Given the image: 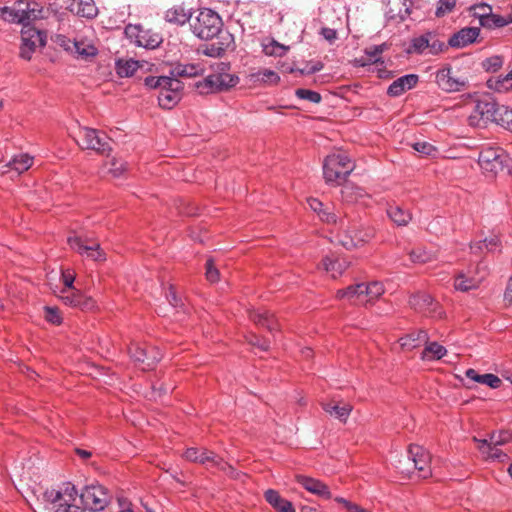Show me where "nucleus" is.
Masks as SVG:
<instances>
[{
	"label": "nucleus",
	"mask_w": 512,
	"mask_h": 512,
	"mask_svg": "<svg viewBox=\"0 0 512 512\" xmlns=\"http://www.w3.org/2000/svg\"><path fill=\"white\" fill-rule=\"evenodd\" d=\"M373 237V229L353 224L347 226L343 234L339 235L338 242L349 250L367 243Z\"/></svg>",
	"instance_id": "obj_11"
},
{
	"label": "nucleus",
	"mask_w": 512,
	"mask_h": 512,
	"mask_svg": "<svg viewBox=\"0 0 512 512\" xmlns=\"http://www.w3.org/2000/svg\"><path fill=\"white\" fill-rule=\"evenodd\" d=\"M131 358L135 363L142 364L143 370L152 369L162 358V354L156 347H147L133 343L129 348Z\"/></svg>",
	"instance_id": "obj_12"
},
{
	"label": "nucleus",
	"mask_w": 512,
	"mask_h": 512,
	"mask_svg": "<svg viewBox=\"0 0 512 512\" xmlns=\"http://www.w3.org/2000/svg\"><path fill=\"white\" fill-rule=\"evenodd\" d=\"M502 65H503V59L500 56H492L490 58H487L483 63V66L487 71H493V72L500 69L502 67Z\"/></svg>",
	"instance_id": "obj_58"
},
{
	"label": "nucleus",
	"mask_w": 512,
	"mask_h": 512,
	"mask_svg": "<svg viewBox=\"0 0 512 512\" xmlns=\"http://www.w3.org/2000/svg\"><path fill=\"white\" fill-rule=\"evenodd\" d=\"M408 454L409 459L412 460L415 468L421 473L422 478H427L431 475L430 455L423 447L411 445Z\"/></svg>",
	"instance_id": "obj_19"
},
{
	"label": "nucleus",
	"mask_w": 512,
	"mask_h": 512,
	"mask_svg": "<svg viewBox=\"0 0 512 512\" xmlns=\"http://www.w3.org/2000/svg\"><path fill=\"white\" fill-rule=\"evenodd\" d=\"M324 410L340 421L345 422L350 415L352 407L348 404L339 406L337 404L328 403L324 405Z\"/></svg>",
	"instance_id": "obj_47"
},
{
	"label": "nucleus",
	"mask_w": 512,
	"mask_h": 512,
	"mask_svg": "<svg viewBox=\"0 0 512 512\" xmlns=\"http://www.w3.org/2000/svg\"><path fill=\"white\" fill-rule=\"evenodd\" d=\"M297 482L299 485H301V487L314 495L324 499L331 498L329 487L318 479L307 476H298Z\"/></svg>",
	"instance_id": "obj_25"
},
{
	"label": "nucleus",
	"mask_w": 512,
	"mask_h": 512,
	"mask_svg": "<svg viewBox=\"0 0 512 512\" xmlns=\"http://www.w3.org/2000/svg\"><path fill=\"white\" fill-rule=\"evenodd\" d=\"M105 166L107 167V171L111 174L112 177L118 178L124 174L127 170V163L122 159H118L116 157H112L109 159Z\"/></svg>",
	"instance_id": "obj_48"
},
{
	"label": "nucleus",
	"mask_w": 512,
	"mask_h": 512,
	"mask_svg": "<svg viewBox=\"0 0 512 512\" xmlns=\"http://www.w3.org/2000/svg\"><path fill=\"white\" fill-rule=\"evenodd\" d=\"M183 456L188 461L201 464L212 463L222 469H224L226 465L222 459L218 458L212 451H208L207 449L199 450L198 448L191 447L185 451Z\"/></svg>",
	"instance_id": "obj_21"
},
{
	"label": "nucleus",
	"mask_w": 512,
	"mask_h": 512,
	"mask_svg": "<svg viewBox=\"0 0 512 512\" xmlns=\"http://www.w3.org/2000/svg\"><path fill=\"white\" fill-rule=\"evenodd\" d=\"M249 317L256 324L265 326L269 331L276 329L274 317L268 311L252 310L249 312Z\"/></svg>",
	"instance_id": "obj_39"
},
{
	"label": "nucleus",
	"mask_w": 512,
	"mask_h": 512,
	"mask_svg": "<svg viewBox=\"0 0 512 512\" xmlns=\"http://www.w3.org/2000/svg\"><path fill=\"white\" fill-rule=\"evenodd\" d=\"M68 244L74 251L78 252L81 256L90 258L95 261L105 260L103 251L100 249L98 243L85 244L81 237L77 235L68 238Z\"/></svg>",
	"instance_id": "obj_16"
},
{
	"label": "nucleus",
	"mask_w": 512,
	"mask_h": 512,
	"mask_svg": "<svg viewBox=\"0 0 512 512\" xmlns=\"http://www.w3.org/2000/svg\"><path fill=\"white\" fill-rule=\"evenodd\" d=\"M472 440L477 444V448L483 459L499 462H506L509 460L507 453L499 449V446H494L493 444L488 443L487 439L473 437Z\"/></svg>",
	"instance_id": "obj_20"
},
{
	"label": "nucleus",
	"mask_w": 512,
	"mask_h": 512,
	"mask_svg": "<svg viewBox=\"0 0 512 512\" xmlns=\"http://www.w3.org/2000/svg\"><path fill=\"white\" fill-rule=\"evenodd\" d=\"M75 52L83 57L94 56L97 53V49L90 42L84 40H75L73 42Z\"/></svg>",
	"instance_id": "obj_51"
},
{
	"label": "nucleus",
	"mask_w": 512,
	"mask_h": 512,
	"mask_svg": "<svg viewBox=\"0 0 512 512\" xmlns=\"http://www.w3.org/2000/svg\"><path fill=\"white\" fill-rule=\"evenodd\" d=\"M428 339V333L425 330H419L400 338L399 342L403 348L414 349L422 343H427Z\"/></svg>",
	"instance_id": "obj_37"
},
{
	"label": "nucleus",
	"mask_w": 512,
	"mask_h": 512,
	"mask_svg": "<svg viewBox=\"0 0 512 512\" xmlns=\"http://www.w3.org/2000/svg\"><path fill=\"white\" fill-rule=\"evenodd\" d=\"M250 81L254 84L275 85L280 81V76L270 69H262L250 74Z\"/></svg>",
	"instance_id": "obj_33"
},
{
	"label": "nucleus",
	"mask_w": 512,
	"mask_h": 512,
	"mask_svg": "<svg viewBox=\"0 0 512 512\" xmlns=\"http://www.w3.org/2000/svg\"><path fill=\"white\" fill-rule=\"evenodd\" d=\"M45 319L54 325H59L62 321L60 312L56 307H45Z\"/></svg>",
	"instance_id": "obj_57"
},
{
	"label": "nucleus",
	"mask_w": 512,
	"mask_h": 512,
	"mask_svg": "<svg viewBox=\"0 0 512 512\" xmlns=\"http://www.w3.org/2000/svg\"><path fill=\"white\" fill-rule=\"evenodd\" d=\"M191 18L190 15L185 11L183 7L177 6L173 7L166 11L165 13V19L166 21L177 24V25H183L187 21H189Z\"/></svg>",
	"instance_id": "obj_45"
},
{
	"label": "nucleus",
	"mask_w": 512,
	"mask_h": 512,
	"mask_svg": "<svg viewBox=\"0 0 512 512\" xmlns=\"http://www.w3.org/2000/svg\"><path fill=\"white\" fill-rule=\"evenodd\" d=\"M485 273H477L474 276H468L465 273H460L454 282L456 290L467 292L472 289H476L481 281L484 279Z\"/></svg>",
	"instance_id": "obj_28"
},
{
	"label": "nucleus",
	"mask_w": 512,
	"mask_h": 512,
	"mask_svg": "<svg viewBox=\"0 0 512 512\" xmlns=\"http://www.w3.org/2000/svg\"><path fill=\"white\" fill-rule=\"evenodd\" d=\"M478 163L483 172L490 176L510 174L512 170V159L499 147L484 148L479 154Z\"/></svg>",
	"instance_id": "obj_4"
},
{
	"label": "nucleus",
	"mask_w": 512,
	"mask_h": 512,
	"mask_svg": "<svg viewBox=\"0 0 512 512\" xmlns=\"http://www.w3.org/2000/svg\"><path fill=\"white\" fill-rule=\"evenodd\" d=\"M43 500L48 509L55 512H77L81 509L79 492L71 481H64L57 487L46 489Z\"/></svg>",
	"instance_id": "obj_1"
},
{
	"label": "nucleus",
	"mask_w": 512,
	"mask_h": 512,
	"mask_svg": "<svg viewBox=\"0 0 512 512\" xmlns=\"http://www.w3.org/2000/svg\"><path fill=\"white\" fill-rule=\"evenodd\" d=\"M411 0H388L386 17L396 22L404 21L411 11Z\"/></svg>",
	"instance_id": "obj_22"
},
{
	"label": "nucleus",
	"mask_w": 512,
	"mask_h": 512,
	"mask_svg": "<svg viewBox=\"0 0 512 512\" xmlns=\"http://www.w3.org/2000/svg\"><path fill=\"white\" fill-rule=\"evenodd\" d=\"M499 245V238L497 236H491L489 238H485L484 240L471 243L470 249L472 253L482 252L484 249L491 252L497 250Z\"/></svg>",
	"instance_id": "obj_46"
},
{
	"label": "nucleus",
	"mask_w": 512,
	"mask_h": 512,
	"mask_svg": "<svg viewBox=\"0 0 512 512\" xmlns=\"http://www.w3.org/2000/svg\"><path fill=\"white\" fill-rule=\"evenodd\" d=\"M384 291L385 289L381 282L371 281L340 289L336 293V298L340 300L346 299L355 305H367L379 299Z\"/></svg>",
	"instance_id": "obj_3"
},
{
	"label": "nucleus",
	"mask_w": 512,
	"mask_h": 512,
	"mask_svg": "<svg viewBox=\"0 0 512 512\" xmlns=\"http://www.w3.org/2000/svg\"><path fill=\"white\" fill-rule=\"evenodd\" d=\"M447 353L446 348L438 342L425 343V348L421 354L422 360H439L444 357Z\"/></svg>",
	"instance_id": "obj_38"
},
{
	"label": "nucleus",
	"mask_w": 512,
	"mask_h": 512,
	"mask_svg": "<svg viewBox=\"0 0 512 512\" xmlns=\"http://www.w3.org/2000/svg\"><path fill=\"white\" fill-rule=\"evenodd\" d=\"M117 501L119 505V512H133L134 506L126 497L119 496Z\"/></svg>",
	"instance_id": "obj_62"
},
{
	"label": "nucleus",
	"mask_w": 512,
	"mask_h": 512,
	"mask_svg": "<svg viewBox=\"0 0 512 512\" xmlns=\"http://www.w3.org/2000/svg\"><path fill=\"white\" fill-rule=\"evenodd\" d=\"M410 305L415 309L424 310L433 305V298L426 293H419L410 298Z\"/></svg>",
	"instance_id": "obj_50"
},
{
	"label": "nucleus",
	"mask_w": 512,
	"mask_h": 512,
	"mask_svg": "<svg viewBox=\"0 0 512 512\" xmlns=\"http://www.w3.org/2000/svg\"><path fill=\"white\" fill-rule=\"evenodd\" d=\"M40 5L36 2L20 0L11 7L0 8V19L22 24L23 28L30 27L29 23L41 17Z\"/></svg>",
	"instance_id": "obj_5"
},
{
	"label": "nucleus",
	"mask_w": 512,
	"mask_h": 512,
	"mask_svg": "<svg viewBox=\"0 0 512 512\" xmlns=\"http://www.w3.org/2000/svg\"><path fill=\"white\" fill-rule=\"evenodd\" d=\"M479 28L465 27L454 33L448 40L449 46L453 48H463L472 44L479 36Z\"/></svg>",
	"instance_id": "obj_24"
},
{
	"label": "nucleus",
	"mask_w": 512,
	"mask_h": 512,
	"mask_svg": "<svg viewBox=\"0 0 512 512\" xmlns=\"http://www.w3.org/2000/svg\"><path fill=\"white\" fill-rule=\"evenodd\" d=\"M60 292L61 295H59V297L69 306L79 307L83 310H90L95 306V301L81 294L79 290L70 291L62 289Z\"/></svg>",
	"instance_id": "obj_23"
},
{
	"label": "nucleus",
	"mask_w": 512,
	"mask_h": 512,
	"mask_svg": "<svg viewBox=\"0 0 512 512\" xmlns=\"http://www.w3.org/2000/svg\"><path fill=\"white\" fill-rule=\"evenodd\" d=\"M262 51L267 56L283 57L289 51V46H285L274 39H270L262 43Z\"/></svg>",
	"instance_id": "obj_44"
},
{
	"label": "nucleus",
	"mask_w": 512,
	"mask_h": 512,
	"mask_svg": "<svg viewBox=\"0 0 512 512\" xmlns=\"http://www.w3.org/2000/svg\"><path fill=\"white\" fill-rule=\"evenodd\" d=\"M144 84L149 89H157L158 103L164 109H172L182 98L183 83L169 76H148Z\"/></svg>",
	"instance_id": "obj_2"
},
{
	"label": "nucleus",
	"mask_w": 512,
	"mask_h": 512,
	"mask_svg": "<svg viewBox=\"0 0 512 512\" xmlns=\"http://www.w3.org/2000/svg\"><path fill=\"white\" fill-rule=\"evenodd\" d=\"M169 303L173 306V307H177L179 305H181V299L178 298L176 292L174 291V289L171 287L169 292L167 293L166 295Z\"/></svg>",
	"instance_id": "obj_64"
},
{
	"label": "nucleus",
	"mask_w": 512,
	"mask_h": 512,
	"mask_svg": "<svg viewBox=\"0 0 512 512\" xmlns=\"http://www.w3.org/2000/svg\"><path fill=\"white\" fill-rule=\"evenodd\" d=\"M418 79V75L416 74H407L401 76L390 84L387 93L393 97L400 96L405 91L415 87L418 82Z\"/></svg>",
	"instance_id": "obj_27"
},
{
	"label": "nucleus",
	"mask_w": 512,
	"mask_h": 512,
	"mask_svg": "<svg viewBox=\"0 0 512 512\" xmlns=\"http://www.w3.org/2000/svg\"><path fill=\"white\" fill-rule=\"evenodd\" d=\"M206 277H207V280L212 283L218 281V279H219V271L213 265L212 260H208L206 263Z\"/></svg>",
	"instance_id": "obj_61"
},
{
	"label": "nucleus",
	"mask_w": 512,
	"mask_h": 512,
	"mask_svg": "<svg viewBox=\"0 0 512 512\" xmlns=\"http://www.w3.org/2000/svg\"><path fill=\"white\" fill-rule=\"evenodd\" d=\"M337 503H339V509H345L349 512H367L366 509L360 508L356 503L345 499V498H336Z\"/></svg>",
	"instance_id": "obj_56"
},
{
	"label": "nucleus",
	"mask_w": 512,
	"mask_h": 512,
	"mask_svg": "<svg viewBox=\"0 0 512 512\" xmlns=\"http://www.w3.org/2000/svg\"><path fill=\"white\" fill-rule=\"evenodd\" d=\"M77 143L82 149L94 150L103 155H108L111 151L108 137L92 128H80Z\"/></svg>",
	"instance_id": "obj_10"
},
{
	"label": "nucleus",
	"mask_w": 512,
	"mask_h": 512,
	"mask_svg": "<svg viewBox=\"0 0 512 512\" xmlns=\"http://www.w3.org/2000/svg\"><path fill=\"white\" fill-rule=\"evenodd\" d=\"M354 169L349 156L343 152L328 155L323 162L324 179L329 184H340Z\"/></svg>",
	"instance_id": "obj_6"
},
{
	"label": "nucleus",
	"mask_w": 512,
	"mask_h": 512,
	"mask_svg": "<svg viewBox=\"0 0 512 512\" xmlns=\"http://www.w3.org/2000/svg\"><path fill=\"white\" fill-rule=\"evenodd\" d=\"M456 0H439L437 3L435 14L437 17H443L452 12L455 8Z\"/></svg>",
	"instance_id": "obj_54"
},
{
	"label": "nucleus",
	"mask_w": 512,
	"mask_h": 512,
	"mask_svg": "<svg viewBox=\"0 0 512 512\" xmlns=\"http://www.w3.org/2000/svg\"><path fill=\"white\" fill-rule=\"evenodd\" d=\"M479 109L484 116L492 117V122L512 132V109L494 101L480 104Z\"/></svg>",
	"instance_id": "obj_13"
},
{
	"label": "nucleus",
	"mask_w": 512,
	"mask_h": 512,
	"mask_svg": "<svg viewBox=\"0 0 512 512\" xmlns=\"http://www.w3.org/2000/svg\"><path fill=\"white\" fill-rule=\"evenodd\" d=\"M229 66L226 63H217L214 67V72L209 74V78H213L218 91L226 90L235 86L238 83V77L230 74Z\"/></svg>",
	"instance_id": "obj_18"
},
{
	"label": "nucleus",
	"mask_w": 512,
	"mask_h": 512,
	"mask_svg": "<svg viewBox=\"0 0 512 512\" xmlns=\"http://www.w3.org/2000/svg\"><path fill=\"white\" fill-rule=\"evenodd\" d=\"M190 26L194 35L200 39L208 40L220 32L222 20L213 10L203 9L191 20Z\"/></svg>",
	"instance_id": "obj_8"
},
{
	"label": "nucleus",
	"mask_w": 512,
	"mask_h": 512,
	"mask_svg": "<svg viewBox=\"0 0 512 512\" xmlns=\"http://www.w3.org/2000/svg\"><path fill=\"white\" fill-rule=\"evenodd\" d=\"M67 9L73 14L86 18H94L98 13L94 0H68Z\"/></svg>",
	"instance_id": "obj_26"
},
{
	"label": "nucleus",
	"mask_w": 512,
	"mask_h": 512,
	"mask_svg": "<svg viewBox=\"0 0 512 512\" xmlns=\"http://www.w3.org/2000/svg\"><path fill=\"white\" fill-rule=\"evenodd\" d=\"M205 67L203 64H177L171 71L172 77H195L204 73Z\"/></svg>",
	"instance_id": "obj_31"
},
{
	"label": "nucleus",
	"mask_w": 512,
	"mask_h": 512,
	"mask_svg": "<svg viewBox=\"0 0 512 512\" xmlns=\"http://www.w3.org/2000/svg\"><path fill=\"white\" fill-rule=\"evenodd\" d=\"M249 343L253 346H257L259 347L261 350H268L269 349V342L266 340V339H262L258 336H251V338L249 339Z\"/></svg>",
	"instance_id": "obj_63"
},
{
	"label": "nucleus",
	"mask_w": 512,
	"mask_h": 512,
	"mask_svg": "<svg viewBox=\"0 0 512 512\" xmlns=\"http://www.w3.org/2000/svg\"><path fill=\"white\" fill-rule=\"evenodd\" d=\"M33 164V157L28 154L20 153L15 155L6 166L15 170L16 172L23 173L27 171Z\"/></svg>",
	"instance_id": "obj_40"
},
{
	"label": "nucleus",
	"mask_w": 512,
	"mask_h": 512,
	"mask_svg": "<svg viewBox=\"0 0 512 512\" xmlns=\"http://www.w3.org/2000/svg\"><path fill=\"white\" fill-rule=\"evenodd\" d=\"M309 207L318 214L322 221L327 223H336L337 215L330 211L328 207H324L323 203L316 198H309L307 200Z\"/></svg>",
	"instance_id": "obj_34"
},
{
	"label": "nucleus",
	"mask_w": 512,
	"mask_h": 512,
	"mask_svg": "<svg viewBox=\"0 0 512 512\" xmlns=\"http://www.w3.org/2000/svg\"><path fill=\"white\" fill-rule=\"evenodd\" d=\"M492 102L491 100H478L475 104L474 111L468 117V124L472 127H482L488 122H492V117L484 116L479 109L480 104Z\"/></svg>",
	"instance_id": "obj_42"
},
{
	"label": "nucleus",
	"mask_w": 512,
	"mask_h": 512,
	"mask_svg": "<svg viewBox=\"0 0 512 512\" xmlns=\"http://www.w3.org/2000/svg\"><path fill=\"white\" fill-rule=\"evenodd\" d=\"M488 443L493 444L494 446H502L512 440V435L508 431H498L493 432L489 439Z\"/></svg>",
	"instance_id": "obj_53"
},
{
	"label": "nucleus",
	"mask_w": 512,
	"mask_h": 512,
	"mask_svg": "<svg viewBox=\"0 0 512 512\" xmlns=\"http://www.w3.org/2000/svg\"><path fill=\"white\" fill-rule=\"evenodd\" d=\"M350 265L351 262L347 258L331 254L323 258L318 268L323 269L332 279H337L344 274Z\"/></svg>",
	"instance_id": "obj_17"
},
{
	"label": "nucleus",
	"mask_w": 512,
	"mask_h": 512,
	"mask_svg": "<svg viewBox=\"0 0 512 512\" xmlns=\"http://www.w3.org/2000/svg\"><path fill=\"white\" fill-rule=\"evenodd\" d=\"M413 148L418 153L427 155V156L432 155L436 151L435 147L428 142H416L413 145Z\"/></svg>",
	"instance_id": "obj_60"
},
{
	"label": "nucleus",
	"mask_w": 512,
	"mask_h": 512,
	"mask_svg": "<svg viewBox=\"0 0 512 512\" xmlns=\"http://www.w3.org/2000/svg\"><path fill=\"white\" fill-rule=\"evenodd\" d=\"M21 38L20 56L25 60L31 59L36 47L46 43L45 34L34 27L23 28Z\"/></svg>",
	"instance_id": "obj_14"
},
{
	"label": "nucleus",
	"mask_w": 512,
	"mask_h": 512,
	"mask_svg": "<svg viewBox=\"0 0 512 512\" xmlns=\"http://www.w3.org/2000/svg\"><path fill=\"white\" fill-rule=\"evenodd\" d=\"M387 49V44L383 43L380 45H374L365 49L366 57L357 59V63L360 66H366L369 64L377 63L381 60L382 53Z\"/></svg>",
	"instance_id": "obj_35"
},
{
	"label": "nucleus",
	"mask_w": 512,
	"mask_h": 512,
	"mask_svg": "<svg viewBox=\"0 0 512 512\" xmlns=\"http://www.w3.org/2000/svg\"><path fill=\"white\" fill-rule=\"evenodd\" d=\"M265 499L277 512H295L292 503L282 498L276 490H267L265 492Z\"/></svg>",
	"instance_id": "obj_29"
},
{
	"label": "nucleus",
	"mask_w": 512,
	"mask_h": 512,
	"mask_svg": "<svg viewBox=\"0 0 512 512\" xmlns=\"http://www.w3.org/2000/svg\"><path fill=\"white\" fill-rule=\"evenodd\" d=\"M387 215L397 226H406L412 219L411 213L398 205H390Z\"/></svg>",
	"instance_id": "obj_36"
},
{
	"label": "nucleus",
	"mask_w": 512,
	"mask_h": 512,
	"mask_svg": "<svg viewBox=\"0 0 512 512\" xmlns=\"http://www.w3.org/2000/svg\"><path fill=\"white\" fill-rule=\"evenodd\" d=\"M61 280L64 284L63 289H65V290L74 289L73 283L75 281V273L72 270H70V269L63 270L61 272Z\"/></svg>",
	"instance_id": "obj_59"
},
{
	"label": "nucleus",
	"mask_w": 512,
	"mask_h": 512,
	"mask_svg": "<svg viewBox=\"0 0 512 512\" xmlns=\"http://www.w3.org/2000/svg\"><path fill=\"white\" fill-rule=\"evenodd\" d=\"M145 65V62L133 59H119L116 61V72L120 77H131Z\"/></svg>",
	"instance_id": "obj_30"
},
{
	"label": "nucleus",
	"mask_w": 512,
	"mask_h": 512,
	"mask_svg": "<svg viewBox=\"0 0 512 512\" xmlns=\"http://www.w3.org/2000/svg\"><path fill=\"white\" fill-rule=\"evenodd\" d=\"M341 193L343 199L347 202H357L363 196V190L351 183H346Z\"/></svg>",
	"instance_id": "obj_49"
},
{
	"label": "nucleus",
	"mask_w": 512,
	"mask_h": 512,
	"mask_svg": "<svg viewBox=\"0 0 512 512\" xmlns=\"http://www.w3.org/2000/svg\"><path fill=\"white\" fill-rule=\"evenodd\" d=\"M435 82L445 92H457L466 87L468 81L463 76H457L450 66H445L436 72Z\"/></svg>",
	"instance_id": "obj_15"
},
{
	"label": "nucleus",
	"mask_w": 512,
	"mask_h": 512,
	"mask_svg": "<svg viewBox=\"0 0 512 512\" xmlns=\"http://www.w3.org/2000/svg\"><path fill=\"white\" fill-rule=\"evenodd\" d=\"M465 375L468 379L480 384L487 385L488 387L493 389L498 388L501 384V379L498 376L491 373L478 374L476 370L468 369L465 372Z\"/></svg>",
	"instance_id": "obj_32"
},
{
	"label": "nucleus",
	"mask_w": 512,
	"mask_h": 512,
	"mask_svg": "<svg viewBox=\"0 0 512 512\" xmlns=\"http://www.w3.org/2000/svg\"><path fill=\"white\" fill-rule=\"evenodd\" d=\"M410 259L413 263L425 264L437 259L436 251L427 250L424 247H417L409 252Z\"/></svg>",
	"instance_id": "obj_41"
},
{
	"label": "nucleus",
	"mask_w": 512,
	"mask_h": 512,
	"mask_svg": "<svg viewBox=\"0 0 512 512\" xmlns=\"http://www.w3.org/2000/svg\"><path fill=\"white\" fill-rule=\"evenodd\" d=\"M112 499L109 491L98 483L86 485L79 493L82 512H103Z\"/></svg>",
	"instance_id": "obj_7"
},
{
	"label": "nucleus",
	"mask_w": 512,
	"mask_h": 512,
	"mask_svg": "<svg viewBox=\"0 0 512 512\" xmlns=\"http://www.w3.org/2000/svg\"><path fill=\"white\" fill-rule=\"evenodd\" d=\"M136 43L138 46L154 49L161 43V37L156 34H150L149 31L140 30L136 36Z\"/></svg>",
	"instance_id": "obj_43"
},
{
	"label": "nucleus",
	"mask_w": 512,
	"mask_h": 512,
	"mask_svg": "<svg viewBox=\"0 0 512 512\" xmlns=\"http://www.w3.org/2000/svg\"><path fill=\"white\" fill-rule=\"evenodd\" d=\"M195 87L199 94L202 95L219 92L216 84L213 82V78H209L208 76H206L203 80L198 81L195 84Z\"/></svg>",
	"instance_id": "obj_52"
},
{
	"label": "nucleus",
	"mask_w": 512,
	"mask_h": 512,
	"mask_svg": "<svg viewBox=\"0 0 512 512\" xmlns=\"http://www.w3.org/2000/svg\"><path fill=\"white\" fill-rule=\"evenodd\" d=\"M445 49V43L434 31H426L411 38L405 49L408 54L438 55Z\"/></svg>",
	"instance_id": "obj_9"
},
{
	"label": "nucleus",
	"mask_w": 512,
	"mask_h": 512,
	"mask_svg": "<svg viewBox=\"0 0 512 512\" xmlns=\"http://www.w3.org/2000/svg\"><path fill=\"white\" fill-rule=\"evenodd\" d=\"M295 95L299 99L307 100L312 103H319L321 101V95L318 92L308 89H297Z\"/></svg>",
	"instance_id": "obj_55"
}]
</instances>
